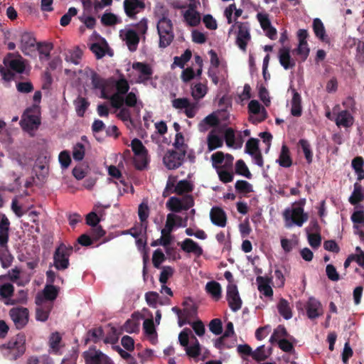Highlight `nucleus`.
<instances>
[{
    "instance_id": "nucleus-1",
    "label": "nucleus",
    "mask_w": 364,
    "mask_h": 364,
    "mask_svg": "<svg viewBox=\"0 0 364 364\" xmlns=\"http://www.w3.org/2000/svg\"><path fill=\"white\" fill-rule=\"evenodd\" d=\"M157 33L159 36V46L161 48L168 47L173 41V25L168 18V11H165L159 16L156 24Z\"/></svg>"
},
{
    "instance_id": "nucleus-2",
    "label": "nucleus",
    "mask_w": 364,
    "mask_h": 364,
    "mask_svg": "<svg viewBox=\"0 0 364 364\" xmlns=\"http://www.w3.org/2000/svg\"><path fill=\"white\" fill-rule=\"evenodd\" d=\"M26 338L23 334H18L12 338L6 344L2 346V348L6 350L4 353L9 359L15 360L21 357L26 350Z\"/></svg>"
},
{
    "instance_id": "nucleus-3",
    "label": "nucleus",
    "mask_w": 364,
    "mask_h": 364,
    "mask_svg": "<svg viewBox=\"0 0 364 364\" xmlns=\"http://www.w3.org/2000/svg\"><path fill=\"white\" fill-rule=\"evenodd\" d=\"M73 251V247L60 243L53 254V265L58 270H65L70 265L69 257Z\"/></svg>"
},
{
    "instance_id": "nucleus-4",
    "label": "nucleus",
    "mask_w": 364,
    "mask_h": 364,
    "mask_svg": "<svg viewBox=\"0 0 364 364\" xmlns=\"http://www.w3.org/2000/svg\"><path fill=\"white\" fill-rule=\"evenodd\" d=\"M194 199L191 195H186L182 199L172 196L166 203V208L173 213L188 210L194 205Z\"/></svg>"
},
{
    "instance_id": "nucleus-5",
    "label": "nucleus",
    "mask_w": 364,
    "mask_h": 364,
    "mask_svg": "<svg viewBox=\"0 0 364 364\" xmlns=\"http://www.w3.org/2000/svg\"><path fill=\"white\" fill-rule=\"evenodd\" d=\"M235 26L238 28L236 43L242 50L245 51L247 43L251 38L249 23L247 22H240L235 20V24L232 26L229 32L232 31Z\"/></svg>"
},
{
    "instance_id": "nucleus-6",
    "label": "nucleus",
    "mask_w": 364,
    "mask_h": 364,
    "mask_svg": "<svg viewBox=\"0 0 364 364\" xmlns=\"http://www.w3.org/2000/svg\"><path fill=\"white\" fill-rule=\"evenodd\" d=\"M283 216L286 222L291 221L292 223L299 227H301L309 218L307 213L304 212L301 207L287 208L284 211Z\"/></svg>"
},
{
    "instance_id": "nucleus-7",
    "label": "nucleus",
    "mask_w": 364,
    "mask_h": 364,
    "mask_svg": "<svg viewBox=\"0 0 364 364\" xmlns=\"http://www.w3.org/2000/svg\"><path fill=\"white\" fill-rule=\"evenodd\" d=\"M9 316L17 329L23 328L28 322L29 311L25 307H15L9 311Z\"/></svg>"
},
{
    "instance_id": "nucleus-8",
    "label": "nucleus",
    "mask_w": 364,
    "mask_h": 364,
    "mask_svg": "<svg viewBox=\"0 0 364 364\" xmlns=\"http://www.w3.org/2000/svg\"><path fill=\"white\" fill-rule=\"evenodd\" d=\"M186 154V150H169L164 157V163L168 169H176L182 165Z\"/></svg>"
},
{
    "instance_id": "nucleus-9",
    "label": "nucleus",
    "mask_w": 364,
    "mask_h": 364,
    "mask_svg": "<svg viewBox=\"0 0 364 364\" xmlns=\"http://www.w3.org/2000/svg\"><path fill=\"white\" fill-rule=\"evenodd\" d=\"M85 364H112L110 359L100 350L90 347L83 353Z\"/></svg>"
},
{
    "instance_id": "nucleus-10",
    "label": "nucleus",
    "mask_w": 364,
    "mask_h": 364,
    "mask_svg": "<svg viewBox=\"0 0 364 364\" xmlns=\"http://www.w3.org/2000/svg\"><path fill=\"white\" fill-rule=\"evenodd\" d=\"M226 299L228 302V306L232 311L235 312L241 309L242 301L235 284H228L227 287Z\"/></svg>"
},
{
    "instance_id": "nucleus-11",
    "label": "nucleus",
    "mask_w": 364,
    "mask_h": 364,
    "mask_svg": "<svg viewBox=\"0 0 364 364\" xmlns=\"http://www.w3.org/2000/svg\"><path fill=\"white\" fill-rule=\"evenodd\" d=\"M132 68L139 73L137 83L146 84L152 78L154 73L151 66L146 63L134 62L132 64Z\"/></svg>"
},
{
    "instance_id": "nucleus-12",
    "label": "nucleus",
    "mask_w": 364,
    "mask_h": 364,
    "mask_svg": "<svg viewBox=\"0 0 364 364\" xmlns=\"http://www.w3.org/2000/svg\"><path fill=\"white\" fill-rule=\"evenodd\" d=\"M120 37L125 42L129 51L134 52L136 50L140 38L135 30L131 28L121 30Z\"/></svg>"
},
{
    "instance_id": "nucleus-13",
    "label": "nucleus",
    "mask_w": 364,
    "mask_h": 364,
    "mask_svg": "<svg viewBox=\"0 0 364 364\" xmlns=\"http://www.w3.org/2000/svg\"><path fill=\"white\" fill-rule=\"evenodd\" d=\"M124 10L131 19H136L137 14L145 9V3L141 0H124Z\"/></svg>"
},
{
    "instance_id": "nucleus-14",
    "label": "nucleus",
    "mask_w": 364,
    "mask_h": 364,
    "mask_svg": "<svg viewBox=\"0 0 364 364\" xmlns=\"http://www.w3.org/2000/svg\"><path fill=\"white\" fill-rule=\"evenodd\" d=\"M116 100L111 103L112 107L120 109L124 105L128 107H134L137 104V97L133 92H127L125 95L115 97Z\"/></svg>"
},
{
    "instance_id": "nucleus-15",
    "label": "nucleus",
    "mask_w": 364,
    "mask_h": 364,
    "mask_svg": "<svg viewBox=\"0 0 364 364\" xmlns=\"http://www.w3.org/2000/svg\"><path fill=\"white\" fill-rule=\"evenodd\" d=\"M28 112L29 110L27 109L26 112L23 114L20 124L22 128L24 129H37L41 124L40 117L36 114H28Z\"/></svg>"
},
{
    "instance_id": "nucleus-16",
    "label": "nucleus",
    "mask_w": 364,
    "mask_h": 364,
    "mask_svg": "<svg viewBox=\"0 0 364 364\" xmlns=\"http://www.w3.org/2000/svg\"><path fill=\"white\" fill-rule=\"evenodd\" d=\"M306 310L308 317L311 319L318 318L323 312L321 302L313 297L309 299L306 305Z\"/></svg>"
},
{
    "instance_id": "nucleus-17",
    "label": "nucleus",
    "mask_w": 364,
    "mask_h": 364,
    "mask_svg": "<svg viewBox=\"0 0 364 364\" xmlns=\"http://www.w3.org/2000/svg\"><path fill=\"white\" fill-rule=\"evenodd\" d=\"M212 223L218 227L224 228L227 224V215L220 207H213L210 212Z\"/></svg>"
},
{
    "instance_id": "nucleus-18",
    "label": "nucleus",
    "mask_w": 364,
    "mask_h": 364,
    "mask_svg": "<svg viewBox=\"0 0 364 364\" xmlns=\"http://www.w3.org/2000/svg\"><path fill=\"white\" fill-rule=\"evenodd\" d=\"M279 60L281 65L285 69H291L295 67L296 62L290 55V48L282 47L279 50Z\"/></svg>"
},
{
    "instance_id": "nucleus-19",
    "label": "nucleus",
    "mask_w": 364,
    "mask_h": 364,
    "mask_svg": "<svg viewBox=\"0 0 364 364\" xmlns=\"http://www.w3.org/2000/svg\"><path fill=\"white\" fill-rule=\"evenodd\" d=\"M114 87L116 92L109 97L110 102L116 100L115 97L125 95L129 90V84L127 79L122 75L119 79L115 80Z\"/></svg>"
},
{
    "instance_id": "nucleus-20",
    "label": "nucleus",
    "mask_w": 364,
    "mask_h": 364,
    "mask_svg": "<svg viewBox=\"0 0 364 364\" xmlns=\"http://www.w3.org/2000/svg\"><path fill=\"white\" fill-rule=\"evenodd\" d=\"M183 18L187 24L192 27L197 26L200 22V14L196 11L194 4L188 5V9L184 12Z\"/></svg>"
},
{
    "instance_id": "nucleus-21",
    "label": "nucleus",
    "mask_w": 364,
    "mask_h": 364,
    "mask_svg": "<svg viewBox=\"0 0 364 364\" xmlns=\"http://www.w3.org/2000/svg\"><path fill=\"white\" fill-rule=\"evenodd\" d=\"M36 43V38L31 33L25 32L22 33L20 48L24 54H28L31 49L35 48Z\"/></svg>"
},
{
    "instance_id": "nucleus-22",
    "label": "nucleus",
    "mask_w": 364,
    "mask_h": 364,
    "mask_svg": "<svg viewBox=\"0 0 364 364\" xmlns=\"http://www.w3.org/2000/svg\"><path fill=\"white\" fill-rule=\"evenodd\" d=\"M181 248L183 251L187 253H193L198 257L202 255L203 252L202 247L190 238H186L182 242Z\"/></svg>"
},
{
    "instance_id": "nucleus-23",
    "label": "nucleus",
    "mask_w": 364,
    "mask_h": 364,
    "mask_svg": "<svg viewBox=\"0 0 364 364\" xmlns=\"http://www.w3.org/2000/svg\"><path fill=\"white\" fill-rule=\"evenodd\" d=\"M196 315L197 306L196 305H191L189 307L183 308L181 317L178 321V326L182 327L187 323H191V319L194 318Z\"/></svg>"
},
{
    "instance_id": "nucleus-24",
    "label": "nucleus",
    "mask_w": 364,
    "mask_h": 364,
    "mask_svg": "<svg viewBox=\"0 0 364 364\" xmlns=\"http://www.w3.org/2000/svg\"><path fill=\"white\" fill-rule=\"evenodd\" d=\"M9 226L8 218L3 215L0 220V247H6L9 238Z\"/></svg>"
},
{
    "instance_id": "nucleus-25",
    "label": "nucleus",
    "mask_w": 364,
    "mask_h": 364,
    "mask_svg": "<svg viewBox=\"0 0 364 364\" xmlns=\"http://www.w3.org/2000/svg\"><path fill=\"white\" fill-rule=\"evenodd\" d=\"M4 63L10 70L17 73L21 74L25 70L26 65L24 61L23 58L19 55L18 58L11 60H9L7 58H4Z\"/></svg>"
},
{
    "instance_id": "nucleus-26",
    "label": "nucleus",
    "mask_w": 364,
    "mask_h": 364,
    "mask_svg": "<svg viewBox=\"0 0 364 364\" xmlns=\"http://www.w3.org/2000/svg\"><path fill=\"white\" fill-rule=\"evenodd\" d=\"M292 92L291 114L294 117H299L302 114L301 97L295 89H293Z\"/></svg>"
},
{
    "instance_id": "nucleus-27",
    "label": "nucleus",
    "mask_w": 364,
    "mask_h": 364,
    "mask_svg": "<svg viewBox=\"0 0 364 364\" xmlns=\"http://www.w3.org/2000/svg\"><path fill=\"white\" fill-rule=\"evenodd\" d=\"M335 122L338 127L347 128L353 125L354 119L348 110H343L338 114Z\"/></svg>"
},
{
    "instance_id": "nucleus-28",
    "label": "nucleus",
    "mask_w": 364,
    "mask_h": 364,
    "mask_svg": "<svg viewBox=\"0 0 364 364\" xmlns=\"http://www.w3.org/2000/svg\"><path fill=\"white\" fill-rule=\"evenodd\" d=\"M258 285V290L267 297H272L273 290L269 285L270 279L262 276H258L256 279Z\"/></svg>"
},
{
    "instance_id": "nucleus-29",
    "label": "nucleus",
    "mask_w": 364,
    "mask_h": 364,
    "mask_svg": "<svg viewBox=\"0 0 364 364\" xmlns=\"http://www.w3.org/2000/svg\"><path fill=\"white\" fill-rule=\"evenodd\" d=\"M277 162L279 164L280 166L284 168H289L292 165V159L290 156L289 149L287 145H282Z\"/></svg>"
},
{
    "instance_id": "nucleus-30",
    "label": "nucleus",
    "mask_w": 364,
    "mask_h": 364,
    "mask_svg": "<svg viewBox=\"0 0 364 364\" xmlns=\"http://www.w3.org/2000/svg\"><path fill=\"white\" fill-rule=\"evenodd\" d=\"M313 30L315 36L321 41L325 43H328L329 41V38L326 34V30L323 23L320 18H316L314 20Z\"/></svg>"
},
{
    "instance_id": "nucleus-31",
    "label": "nucleus",
    "mask_w": 364,
    "mask_h": 364,
    "mask_svg": "<svg viewBox=\"0 0 364 364\" xmlns=\"http://www.w3.org/2000/svg\"><path fill=\"white\" fill-rule=\"evenodd\" d=\"M205 291L215 301H218L222 296V288L218 282H208L205 285Z\"/></svg>"
},
{
    "instance_id": "nucleus-32",
    "label": "nucleus",
    "mask_w": 364,
    "mask_h": 364,
    "mask_svg": "<svg viewBox=\"0 0 364 364\" xmlns=\"http://www.w3.org/2000/svg\"><path fill=\"white\" fill-rule=\"evenodd\" d=\"M175 217L174 213H168L166 216V221L165 227L161 230V236L164 238H167L168 241L171 243L172 236L171 232L176 227V223L172 222V218Z\"/></svg>"
},
{
    "instance_id": "nucleus-33",
    "label": "nucleus",
    "mask_w": 364,
    "mask_h": 364,
    "mask_svg": "<svg viewBox=\"0 0 364 364\" xmlns=\"http://www.w3.org/2000/svg\"><path fill=\"white\" fill-rule=\"evenodd\" d=\"M364 200V194L363 193V187L361 184L356 182L354 183L353 191L350 196L348 200L352 205H357Z\"/></svg>"
},
{
    "instance_id": "nucleus-34",
    "label": "nucleus",
    "mask_w": 364,
    "mask_h": 364,
    "mask_svg": "<svg viewBox=\"0 0 364 364\" xmlns=\"http://www.w3.org/2000/svg\"><path fill=\"white\" fill-rule=\"evenodd\" d=\"M207 143L208 150L213 151L217 148L221 147L223 144V140L215 134L214 130H212L208 135Z\"/></svg>"
},
{
    "instance_id": "nucleus-35",
    "label": "nucleus",
    "mask_w": 364,
    "mask_h": 364,
    "mask_svg": "<svg viewBox=\"0 0 364 364\" xmlns=\"http://www.w3.org/2000/svg\"><path fill=\"white\" fill-rule=\"evenodd\" d=\"M207 91V86L201 82L196 83L191 87V95L196 101L203 98L206 95Z\"/></svg>"
},
{
    "instance_id": "nucleus-36",
    "label": "nucleus",
    "mask_w": 364,
    "mask_h": 364,
    "mask_svg": "<svg viewBox=\"0 0 364 364\" xmlns=\"http://www.w3.org/2000/svg\"><path fill=\"white\" fill-rule=\"evenodd\" d=\"M248 110L250 113L258 114L260 112L262 114V117L258 120L259 122L264 121L267 118V111L262 107L257 100H252L248 105Z\"/></svg>"
},
{
    "instance_id": "nucleus-37",
    "label": "nucleus",
    "mask_w": 364,
    "mask_h": 364,
    "mask_svg": "<svg viewBox=\"0 0 364 364\" xmlns=\"http://www.w3.org/2000/svg\"><path fill=\"white\" fill-rule=\"evenodd\" d=\"M277 309L279 314L284 318L288 320L292 317L291 309L289 302L285 299L282 298L279 300L277 304Z\"/></svg>"
},
{
    "instance_id": "nucleus-38",
    "label": "nucleus",
    "mask_w": 364,
    "mask_h": 364,
    "mask_svg": "<svg viewBox=\"0 0 364 364\" xmlns=\"http://www.w3.org/2000/svg\"><path fill=\"white\" fill-rule=\"evenodd\" d=\"M139 326L140 323L138 316L135 317V314H133L132 318L127 320L124 323L123 329L129 333H136L139 331Z\"/></svg>"
},
{
    "instance_id": "nucleus-39",
    "label": "nucleus",
    "mask_w": 364,
    "mask_h": 364,
    "mask_svg": "<svg viewBox=\"0 0 364 364\" xmlns=\"http://www.w3.org/2000/svg\"><path fill=\"white\" fill-rule=\"evenodd\" d=\"M219 124V119L215 114H210L205 117L200 123H199V129L201 132L206 131L208 129V126L209 127H215Z\"/></svg>"
},
{
    "instance_id": "nucleus-40",
    "label": "nucleus",
    "mask_w": 364,
    "mask_h": 364,
    "mask_svg": "<svg viewBox=\"0 0 364 364\" xmlns=\"http://www.w3.org/2000/svg\"><path fill=\"white\" fill-rule=\"evenodd\" d=\"M193 189V185L187 180H181L177 183L173 189L174 193L177 195L181 196L183 193L192 192Z\"/></svg>"
},
{
    "instance_id": "nucleus-41",
    "label": "nucleus",
    "mask_w": 364,
    "mask_h": 364,
    "mask_svg": "<svg viewBox=\"0 0 364 364\" xmlns=\"http://www.w3.org/2000/svg\"><path fill=\"white\" fill-rule=\"evenodd\" d=\"M363 164V159L360 156H356L352 160V167L358 175V181H360L364 179Z\"/></svg>"
},
{
    "instance_id": "nucleus-42",
    "label": "nucleus",
    "mask_w": 364,
    "mask_h": 364,
    "mask_svg": "<svg viewBox=\"0 0 364 364\" xmlns=\"http://www.w3.org/2000/svg\"><path fill=\"white\" fill-rule=\"evenodd\" d=\"M6 276H0V280L4 279ZM14 293V287L11 283H5L0 285V296L3 299H9L13 296Z\"/></svg>"
},
{
    "instance_id": "nucleus-43",
    "label": "nucleus",
    "mask_w": 364,
    "mask_h": 364,
    "mask_svg": "<svg viewBox=\"0 0 364 364\" xmlns=\"http://www.w3.org/2000/svg\"><path fill=\"white\" fill-rule=\"evenodd\" d=\"M4 249L0 250V262L1 267L4 269L9 267L14 260V257L9 252L8 246L3 247Z\"/></svg>"
},
{
    "instance_id": "nucleus-44",
    "label": "nucleus",
    "mask_w": 364,
    "mask_h": 364,
    "mask_svg": "<svg viewBox=\"0 0 364 364\" xmlns=\"http://www.w3.org/2000/svg\"><path fill=\"white\" fill-rule=\"evenodd\" d=\"M75 105L77 114L82 117L90 105V102L86 98L78 97L75 101Z\"/></svg>"
},
{
    "instance_id": "nucleus-45",
    "label": "nucleus",
    "mask_w": 364,
    "mask_h": 364,
    "mask_svg": "<svg viewBox=\"0 0 364 364\" xmlns=\"http://www.w3.org/2000/svg\"><path fill=\"white\" fill-rule=\"evenodd\" d=\"M289 336L286 328L283 325H279L274 330L269 338V342L274 343L280 339L286 338Z\"/></svg>"
},
{
    "instance_id": "nucleus-46",
    "label": "nucleus",
    "mask_w": 364,
    "mask_h": 364,
    "mask_svg": "<svg viewBox=\"0 0 364 364\" xmlns=\"http://www.w3.org/2000/svg\"><path fill=\"white\" fill-rule=\"evenodd\" d=\"M131 146L136 156H146L147 150L139 139H134L131 141Z\"/></svg>"
},
{
    "instance_id": "nucleus-47",
    "label": "nucleus",
    "mask_w": 364,
    "mask_h": 364,
    "mask_svg": "<svg viewBox=\"0 0 364 364\" xmlns=\"http://www.w3.org/2000/svg\"><path fill=\"white\" fill-rule=\"evenodd\" d=\"M299 146L302 149L307 163L311 164L313 161V153L309 142L306 139H302L299 141Z\"/></svg>"
},
{
    "instance_id": "nucleus-48",
    "label": "nucleus",
    "mask_w": 364,
    "mask_h": 364,
    "mask_svg": "<svg viewBox=\"0 0 364 364\" xmlns=\"http://www.w3.org/2000/svg\"><path fill=\"white\" fill-rule=\"evenodd\" d=\"M59 292V288L53 284H46L43 289V295L46 300L54 301Z\"/></svg>"
},
{
    "instance_id": "nucleus-49",
    "label": "nucleus",
    "mask_w": 364,
    "mask_h": 364,
    "mask_svg": "<svg viewBox=\"0 0 364 364\" xmlns=\"http://www.w3.org/2000/svg\"><path fill=\"white\" fill-rule=\"evenodd\" d=\"M82 55V51L79 48H75L73 50H69L68 54L65 57V60L75 65H78L80 64Z\"/></svg>"
},
{
    "instance_id": "nucleus-50",
    "label": "nucleus",
    "mask_w": 364,
    "mask_h": 364,
    "mask_svg": "<svg viewBox=\"0 0 364 364\" xmlns=\"http://www.w3.org/2000/svg\"><path fill=\"white\" fill-rule=\"evenodd\" d=\"M271 353L267 352L265 347L264 345L260 346L257 348V349L253 351L252 358L257 362L259 363L261 361L265 360L269 355Z\"/></svg>"
},
{
    "instance_id": "nucleus-51",
    "label": "nucleus",
    "mask_w": 364,
    "mask_h": 364,
    "mask_svg": "<svg viewBox=\"0 0 364 364\" xmlns=\"http://www.w3.org/2000/svg\"><path fill=\"white\" fill-rule=\"evenodd\" d=\"M149 209L146 204L141 203L138 208V215L141 223V226L144 225V231L146 230V220L149 217Z\"/></svg>"
},
{
    "instance_id": "nucleus-52",
    "label": "nucleus",
    "mask_w": 364,
    "mask_h": 364,
    "mask_svg": "<svg viewBox=\"0 0 364 364\" xmlns=\"http://www.w3.org/2000/svg\"><path fill=\"white\" fill-rule=\"evenodd\" d=\"M235 172L236 173L243 176L248 179L252 178V173L249 171L244 161L242 159L237 161L235 164Z\"/></svg>"
},
{
    "instance_id": "nucleus-53",
    "label": "nucleus",
    "mask_w": 364,
    "mask_h": 364,
    "mask_svg": "<svg viewBox=\"0 0 364 364\" xmlns=\"http://www.w3.org/2000/svg\"><path fill=\"white\" fill-rule=\"evenodd\" d=\"M91 83L94 89H103L107 86L106 80L95 71L91 73Z\"/></svg>"
},
{
    "instance_id": "nucleus-54",
    "label": "nucleus",
    "mask_w": 364,
    "mask_h": 364,
    "mask_svg": "<svg viewBox=\"0 0 364 364\" xmlns=\"http://www.w3.org/2000/svg\"><path fill=\"white\" fill-rule=\"evenodd\" d=\"M309 52L310 49L307 43H299L297 48L293 51V53L301 57V62H304L307 59Z\"/></svg>"
},
{
    "instance_id": "nucleus-55",
    "label": "nucleus",
    "mask_w": 364,
    "mask_h": 364,
    "mask_svg": "<svg viewBox=\"0 0 364 364\" xmlns=\"http://www.w3.org/2000/svg\"><path fill=\"white\" fill-rule=\"evenodd\" d=\"M259 139L255 138H250L245 144V151L251 156H254L256 153L259 151Z\"/></svg>"
},
{
    "instance_id": "nucleus-56",
    "label": "nucleus",
    "mask_w": 364,
    "mask_h": 364,
    "mask_svg": "<svg viewBox=\"0 0 364 364\" xmlns=\"http://www.w3.org/2000/svg\"><path fill=\"white\" fill-rule=\"evenodd\" d=\"M191 56V51L189 49H186L181 56H176L174 58L173 64L183 68L185 64L190 60Z\"/></svg>"
},
{
    "instance_id": "nucleus-57",
    "label": "nucleus",
    "mask_w": 364,
    "mask_h": 364,
    "mask_svg": "<svg viewBox=\"0 0 364 364\" xmlns=\"http://www.w3.org/2000/svg\"><path fill=\"white\" fill-rule=\"evenodd\" d=\"M235 190L239 193H249L252 192V185L244 180H238L235 185Z\"/></svg>"
},
{
    "instance_id": "nucleus-58",
    "label": "nucleus",
    "mask_w": 364,
    "mask_h": 364,
    "mask_svg": "<svg viewBox=\"0 0 364 364\" xmlns=\"http://www.w3.org/2000/svg\"><path fill=\"white\" fill-rule=\"evenodd\" d=\"M161 268V272L159 280L162 284H166L168 279L173 275L174 269L171 266H164Z\"/></svg>"
},
{
    "instance_id": "nucleus-59",
    "label": "nucleus",
    "mask_w": 364,
    "mask_h": 364,
    "mask_svg": "<svg viewBox=\"0 0 364 364\" xmlns=\"http://www.w3.org/2000/svg\"><path fill=\"white\" fill-rule=\"evenodd\" d=\"M193 338L195 341L193 345L191 346H188L185 349L188 355L192 358H196L200 354V346L198 339L194 336H193Z\"/></svg>"
},
{
    "instance_id": "nucleus-60",
    "label": "nucleus",
    "mask_w": 364,
    "mask_h": 364,
    "mask_svg": "<svg viewBox=\"0 0 364 364\" xmlns=\"http://www.w3.org/2000/svg\"><path fill=\"white\" fill-rule=\"evenodd\" d=\"M350 219L353 223V228L358 229V225H364V210H355L351 215Z\"/></svg>"
},
{
    "instance_id": "nucleus-61",
    "label": "nucleus",
    "mask_w": 364,
    "mask_h": 364,
    "mask_svg": "<svg viewBox=\"0 0 364 364\" xmlns=\"http://www.w3.org/2000/svg\"><path fill=\"white\" fill-rule=\"evenodd\" d=\"M52 48V44H46L43 46L41 43H38V50L40 54V60H48L50 56V53Z\"/></svg>"
},
{
    "instance_id": "nucleus-62",
    "label": "nucleus",
    "mask_w": 364,
    "mask_h": 364,
    "mask_svg": "<svg viewBox=\"0 0 364 364\" xmlns=\"http://www.w3.org/2000/svg\"><path fill=\"white\" fill-rule=\"evenodd\" d=\"M102 23L105 26H114L119 23L117 17L112 13H105L101 18Z\"/></svg>"
},
{
    "instance_id": "nucleus-63",
    "label": "nucleus",
    "mask_w": 364,
    "mask_h": 364,
    "mask_svg": "<svg viewBox=\"0 0 364 364\" xmlns=\"http://www.w3.org/2000/svg\"><path fill=\"white\" fill-rule=\"evenodd\" d=\"M85 154V146L82 143H77L73 150V157L75 161L83 159Z\"/></svg>"
},
{
    "instance_id": "nucleus-64",
    "label": "nucleus",
    "mask_w": 364,
    "mask_h": 364,
    "mask_svg": "<svg viewBox=\"0 0 364 364\" xmlns=\"http://www.w3.org/2000/svg\"><path fill=\"white\" fill-rule=\"evenodd\" d=\"M166 259V257L160 249L156 250L152 256V262L155 268H161V263Z\"/></svg>"
}]
</instances>
